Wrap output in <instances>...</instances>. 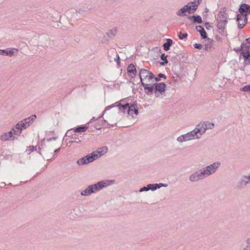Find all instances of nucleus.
Returning <instances> with one entry per match:
<instances>
[{"mask_svg": "<svg viewBox=\"0 0 250 250\" xmlns=\"http://www.w3.org/2000/svg\"><path fill=\"white\" fill-rule=\"evenodd\" d=\"M205 133L204 129L201 126L200 123L196 125L195 128L186 134H182L177 138V141L180 143L189 141L199 139Z\"/></svg>", "mask_w": 250, "mask_h": 250, "instance_id": "f257e3e1", "label": "nucleus"}, {"mask_svg": "<svg viewBox=\"0 0 250 250\" xmlns=\"http://www.w3.org/2000/svg\"><path fill=\"white\" fill-rule=\"evenodd\" d=\"M114 183V180H103L96 184L89 185L85 189L81 191V194L83 196H88L102 190Z\"/></svg>", "mask_w": 250, "mask_h": 250, "instance_id": "f03ea898", "label": "nucleus"}, {"mask_svg": "<svg viewBox=\"0 0 250 250\" xmlns=\"http://www.w3.org/2000/svg\"><path fill=\"white\" fill-rule=\"evenodd\" d=\"M239 10L240 14L237 15L236 21L238 28L241 29L247 23V15L250 14V6L247 4H242Z\"/></svg>", "mask_w": 250, "mask_h": 250, "instance_id": "7ed1b4c3", "label": "nucleus"}, {"mask_svg": "<svg viewBox=\"0 0 250 250\" xmlns=\"http://www.w3.org/2000/svg\"><path fill=\"white\" fill-rule=\"evenodd\" d=\"M139 76L142 85H152L155 84L154 75L151 71L142 68L140 70Z\"/></svg>", "mask_w": 250, "mask_h": 250, "instance_id": "20e7f679", "label": "nucleus"}, {"mask_svg": "<svg viewBox=\"0 0 250 250\" xmlns=\"http://www.w3.org/2000/svg\"><path fill=\"white\" fill-rule=\"evenodd\" d=\"M221 166V163L217 161L200 169L205 178L214 174Z\"/></svg>", "mask_w": 250, "mask_h": 250, "instance_id": "39448f33", "label": "nucleus"}, {"mask_svg": "<svg viewBox=\"0 0 250 250\" xmlns=\"http://www.w3.org/2000/svg\"><path fill=\"white\" fill-rule=\"evenodd\" d=\"M117 107H118L119 110L125 112L127 110L128 115L134 117V115L137 116L138 114V108L136 104H131L130 105L128 104L122 105L119 102H116Z\"/></svg>", "mask_w": 250, "mask_h": 250, "instance_id": "423d86ee", "label": "nucleus"}, {"mask_svg": "<svg viewBox=\"0 0 250 250\" xmlns=\"http://www.w3.org/2000/svg\"><path fill=\"white\" fill-rule=\"evenodd\" d=\"M225 8H221L217 18V26L219 30L224 31L225 27L226 25L227 21V15L225 13Z\"/></svg>", "mask_w": 250, "mask_h": 250, "instance_id": "0eeeda50", "label": "nucleus"}, {"mask_svg": "<svg viewBox=\"0 0 250 250\" xmlns=\"http://www.w3.org/2000/svg\"><path fill=\"white\" fill-rule=\"evenodd\" d=\"M36 118V116L35 115H33L17 124V135H18L19 130H20L19 133H21V130L29 127Z\"/></svg>", "mask_w": 250, "mask_h": 250, "instance_id": "6e6552de", "label": "nucleus"}, {"mask_svg": "<svg viewBox=\"0 0 250 250\" xmlns=\"http://www.w3.org/2000/svg\"><path fill=\"white\" fill-rule=\"evenodd\" d=\"M108 151V148L106 146H104L102 147L98 148L96 150L93 151L90 153L91 156L93 159V161L101 156L104 155L107 153Z\"/></svg>", "mask_w": 250, "mask_h": 250, "instance_id": "1a4fd4ad", "label": "nucleus"}, {"mask_svg": "<svg viewBox=\"0 0 250 250\" xmlns=\"http://www.w3.org/2000/svg\"><path fill=\"white\" fill-rule=\"evenodd\" d=\"M15 131L16 130L14 129V127L13 126L10 131L5 132L0 135V140L2 142L14 140L15 139L14 134Z\"/></svg>", "mask_w": 250, "mask_h": 250, "instance_id": "9d476101", "label": "nucleus"}, {"mask_svg": "<svg viewBox=\"0 0 250 250\" xmlns=\"http://www.w3.org/2000/svg\"><path fill=\"white\" fill-rule=\"evenodd\" d=\"M201 0H194L193 1L190 2L186 5L187 9V12L189 14L193 13L197 9L198 5H199Z\"/></svg>", "mask_w": 250, "mask_h": 250, "instance_id": "9b49d317", "label": "nucleus"}, {"mask_svg": "<svg viewBox=\"0 0 250 250\" xmlns=\"http://www.w3.org/2000/svg\"><path fill=\"white\" fill-rule=\"evenodd\" d=\"M204 179V178L200 169L193 172L189 176V180L191 182H196Z\"/></svg>", "mask_w": 250, "mask_h": 250, "instance_id": "f8f14e48", "label": "nucleus"}, {"mask_svg": "<svg viewBox=\"0 0 250 250\" xmlns=\"http://www.w3.org/2000/svg\"><path fill=\"white\" fill-rule=\"evenodd\" d=\"M155 94L156 97H160L165 92L166 84L162 82L155 83Z\"/></svg>", "mask_w": 250, "mask_h": 250, "instance_id": "ddd939ff", "label": "nucleus"}, {"mask_svg": "<svg viewBox=\"0 0 250 250\" xmlns=\"http://www.w3.org/2000/svg\"><path fill=\"white\" fill-rule=\"evenodd\" d=\"M108 58L110 62L114 61L118 63H119V56L115 49L111 48L108 50Z\"/></svg>", "mask_w": 250, "mask_h": 250, "instance_id": "4468645a", "label": "nucleus"}, {"mask_svg": "<svg viewBox=\"0 0 250 250\" xmlns=\"http://www.w3.org/2000/svg\"><path fill=\"white\" fill-rule=\"evenodd\" d=\"M92 162H93V159L90 154H88L86 156L78 159L77 164L78 166H82Z\"/></svg>", "mask_w": 250, "mask_h": 250, "instance_id": "2eb2a0df", "label": "nucleus"}, {"mask_svg": "<svg viewBox=\"0 0 250 250\" xmlns=\"http://www.w3.org/2000/svg\"><path fill=\"white\" fill-rule=\"evenodd\" d=\"M241 50H243V51L242 52V54L244 56V57L249 60L250 58V53L249 52V50L250 48V46L249 45H247V44H245V43H242L241 45Z\"/></svg>", "mask_w": 250, "mask_h": 250, "instance_id": "dca6fc26", "label": "nucleus"}, {"mask_svg": "<svg viewBox=\"0 0 250 250\" xmlns=\"http://www.w3.org/2000/svg\"><path fill=\"white\" fill-rule=\"evenodd\" d=\"M167 184H148L146 186L148 190H151L153 191L155 190L157 188H159L162 187H167Z\"/></svg>", "mask_w": 250, "mask_h": 250, "instance_id": "f3484780", "label": "nucleus"}, {"mask_svg": "<svg viewBox=\"0 0 250 250\" xmlns=\"http://www.w3.org/2000/svg\"><path fill=\"white\" fill-rule=\"evenodd\" d=\"M200 123L205 132L207 130L211 129L214 127V124L209 122H201Z\"/></svg>", "mask_w": 250, "mask_h": 250, "instance_id": "a211bd4d", "label": "nucleus"}, {"mask_svg": "<svg viewBox=\"0 0 250 250\" xmlns=\"http://www.w3.org/2000/svg\"><path fill=\"white\" fill-rule=\"evenodd\" d=\"M15 48H8L5 50L0 49V55L12 56L14 55Z\"/></svg>", "mask_w": 250, "mask_h": 250, "instance_id": "6ab92c4d", "label": "nucleus"}, {"mask_svg": "<svg viewBox=\"0 0 250 250\" xmlns=\"http://www.w3.org/2000/svg\"><path fill=\"white\" fill-rule=\"evenodd\" d=\"M249 184L246 179V175H242L238 182V186L239 188H244L247 184Z\"/></svg>", "mask_w": 250, "mask_h": 250, "instance_id": "aec40b11", "label": "nucleus"}, {"mask_svg": "<svg viewBox=\"0 0 250 250\" xmlns=\"http://www.w3.org/2000/svg\"><path fill=\"white\" fill-rule=\"evenodd\" d=\"M127 72L130 74V76L132 78L134 77L137 73L136 69L134 64L132 63L130 64L127 67Z\"/></svg>", "mask_w": 250, "mask_h": 250, "instance_id": "412c9836", "label": "nucleus"}, {"mask_svg": "<svg viewBox=\"0 0 250 250\" xmlns=\"http://www.w3.org/2000/svg\"><path fill=\"white\" fill-rule=\"evenodd\" d=\"M144 88L145 92L146 94L149 95L152 94L154 90V86L152 85H142Z\"/></svg>", "mask_w": 250, "mask_h": 250, "instance_id": "4be33fe9", "label": "nucleus"}, {"mask_svg": "<svg viewBox=\"0 0 250 250\" xmlns=\"http://www.w3.org/2000/svg\"><path fill=\"white\" fill-rule=\"evenodd\" d=\"M196 29L197 31L200 32L201 36L203 39H206L207 38V33L202 26L198 25L196 27Z\"/></svg>", "mask_w": 250, "mask_h": 250, "instance_id": "5701e85b", "label": "nucleus"}, {"mask_svg": "<svg viewBox=\"0 0 250 250\" xmlns=\"http://www.w3.org/2000/svg\"><path fill=\"white\" fill-rule=\"evenodd\" d=\"M188 18L192 21L193 22H197L198 23L202 22V19L200 16H188Z\"/></svg>", "mask_w": 250, "mask_h": 250, "instance_id": "b1692460", "label": "nucleus"}, {"mask_svg": "<svg viewBox=\"0 0 250 250\" xmlns=\"http://www.w3.org/2000/svg\"><path fill=\"white\" fill-rule=\"evenodd\" d=\"M82 139V136H81L80 138H78V137L77 138L76 137V136H75L74 137H72V140L69 141L67 143V145H68L69 144L70 145H71L72 144L74 143L79 144L80 142H81Z\"/></svg>", "mask_w": 250, "mask_h": 250, "instance_id": "393cba45", "label": "nucleus"}, {"mask_svg": "<svg viewBox=\"0 0 250 250\" xmlns=\"http://www.w3.org/2000/svg\"><path fill=\"white\" fill-rule=\"evenodd\" d=\"M173 41L172 40L168 39L167 42L163 44V47L166 51L169 50L170 46L172 44Z\"/></svg>", "mask_w": 250, "mask_h": 250, "instance_id": "a878e982", "label": "nucleus"}, {"mask_svg": "<svg viewBox=\"0 0 250 250\" xmlns=\"http://www.w3.org/2000/svg\"><path fill=\"white\" fill-rule=\"evenodd\" d=\"M186 12H187V9L186 5H185L176 12V14L179 16H183L186 15Z\"/></svg>", "mask_w": 250, "mask_h": 250, "instance_id": "bb28decb", "label": "nucleus"}, {"mask_svg": "<svg viewBox=\"0 0 250 250\" xmlns=\"http://www.w3.org/2000/svg\"><path fill=\"white\" fill-rule=\"evenodd\" d=\"M88 128V127L86 125L82 126L80 127H77L76 128H74L73 129L74 132H82L85 131ZM73 130V129H72Z\"/></svg>", "mask_w": 250, "mask_h": 250, "instance_id": "cd10ccee", "label": "nucleus"}, {"mask_svg": "<svg viewBox=\"0 0 250 250\" xmlns=\"http://www.w3.org/2000/svg\"><path fill=\"white\" fill-rule=\"evenodd\" d=\"M166 76L163 74H159L157 77H155L154 76V80H155V83L156 82L160 81L161 80V78H166Z\"/></svg>", "mask_w": 250, "mask_h": 250, "instance_id": "c85d7f7f", "label": "nucleus"}, {"mask_svg": "<svg viewBox=\"0 0 250 250\" xmlns=\"http://www.w3.org/2000/svg\"><path fill=\"white\" fill-rule=\"evenodd\" d=\"M36 150V146H30L28 147V148L26 150V152H27L28 154L30 153L31 152Z\"/></svg>", "mask_w": 250, "mask_h": 250, "instance_id": "c756f323", "label": "nucleus"}, {"mask_svg": "<svg viewBox=\"0 0 250 250\" xmlns=\"http://www.w3.org/2000/svg\"><path fill=\"white\" fill-rule=\"evenodd\" d=\"M188 36L187 33H182L181 32L179 33L178 37L180 39L183 40Z\"/></svg>", "mask_w": 250, "mask_h": 250, "instance_id": "7c9ffc66", "label": "nucleus"}, {"mask_svg": "<svg viewBox=\"0 0 250 250\" xmlns=\"http://www.w3.org/2000/svg\"><path fill=\"white\" fill-rule=\"evenodd\" d=\"M241 91L245 92H250V85H247L243 86L241 89Z\"/></svg>", "mask_w": 250, "mask_h": 250, "instance_id": "2f4dec72", "label": "nucleus"}, {"mask_svg": "<svg viewBox=\"0 0 250 250\" xmlns=\"http://www.w3.org/2000/svg\"><path fill=\"white\" fill-rule=\"evenodd\" d=\"M117 104H112L110 105H109V106H107L105 108V109L104 110V113L107 110H108L110 109H111L112 108L115 107V106H117Z\"/></svg>", "mask_w": 250, "mask_h": 250, "instance_id": "473e14b6", "label": "nucleus"}, {"mask_svg": "<svg viewBox=\"0 0 250 250\" xmlns=\"http://www.w3.org/2000/svg\"><path fill=\"white\" fill-rule=\"evenodd\" d=\"M194 47L195 48L201 49L203 46L201 44L195 43L194 44Z\"/></svg>", "mask_w": 250, "mask_h": 250, "instance_id": "72a5a7b5", "label": "nucleus"}, {"mask_svg": "<svg viewBox=\"0 0 250 250\" xmlns=\"http://www.w3.org/2000/svg\"><path fill=\"white\" fill-rule=\"evenodd\" d=\"M242 250H250V244H247V245L243 248Z\"/></svg>", "mask_w": 250, "mask_h": 250, "instance_id": "f704fd0d", "label": "nucleus"}, {"mask_svg": "<svg viewBox=\"0 0 250 250\" xmlns=\"http://www.w3.org/2000/svg\"><path fill=\"white\" fill-rule=\"evenodd\" d=\"M215 39L218 42H222V38L219 36H216Z\"/></svg>", "mask_w": 250, "mask_h": 250, "instance_id": "c9c22d12", "label": "nucleus"}, {"mask_svg": "<svg viewBox=\"0 0 250 250\" xmlns=\"http://www.w3.org/2000/svg\"><path fill=\"white\" fill-rule=\"evenodd\" d=\"M145 191H148L147 187H144L143 188H140V189L139 190L140 192H143Z\"/></svg>", "mask_w": 250, "mask_h": 250, "instance_id": "e433bc0d", "label": "nucleus"}, {"mask_svg": "<svg viewBox=\"0 0 250 250\" xmlns=\"http://www.w3.org/2000/svg\"><path fill=\"white\" fill-rule=\"evenodd\" d=\"M161 59L162 60L166 61H167V56H165V54H163L161 55Z\"/></svg>", "mask_w": 250, "mask_h": 250, "instance_id": "4c0bfd02", "label": "nucleus"}, {"mask_svg": "<svg viewBox=\"0 0 250 250\" xmlns=\"http://www.w3.org/2000/svg\"><path fill=\"white\" fill-rule=\"evenodd\" d=\"M246 41H247L246 44H247V45H249L250 46V37L248 39H247L246 40Z\"/></svg>", "mask_w": 250, "mask_h": 250, "instance_id": "58836bf2", "label": "nucleus"}, {"mask_svg": "<svg viewBox=\"0 0 250 250\" xmlns=\"http://www.w3.org/2000/svg\"><path fill=\"white\" fill-rule=\"evenodd\" d=\"M246 179H247V181L250 183V174L249 175H246Z\"/></svg>", "mask_w": 250, "mask_h": 250, "instance_id": "ea45409f", "label": "nucleus"}, {"mask_svg": "<svg viewBox=\"0 0 250 250\" xmlns=\"http://www.w3.org/2000/svg\"><path fill=\"white\" fill-rule=\"evenodd\" d=\"M167 61H166L165 62H161L160 63V64H162V65H164L166 63H167Z\"/></svg>", "mask_w": 250, "mask_h": 250, "instance_id": "a19ab883", "label": "nucleus"}, {"mask_svg": "<svg viewBox=\"0 0 250 250\" xmlns=\"http://www.w3.org/2000/svg\"><path fill=\"white\" fill-rule=\"evenodd\" d=\"M60 150V148H58V149H56V150L54 151V152H55V153H57V152H59Z\"/></svg>", "mask_w": 250, "mask_h": 250, "instance_id": "79ce46f5", "label": "nucleus"}, {"mask_svg": "<svg viewBox=\"0 0 250 250\" xmlns=\"http://www.w3.org/2000/svg\"><path fill=\"white\" fill-rule=\"evenodd\" d=\"M208 42L211 43L212 42V40L208 38Z\"/></svg>", "mask_w": 250, "mask_h": 250, "instance_id": "37998d69", "label": "nucleus"}, {"mask_svg": "<svg viewBox=\"0 0 250 250\" xmlns=\"http://www.w3.org/2000/svg\"><path fill=\"white\" fill-rule=\"evenodd\" d=\"M243 22V20H240V22L242 23Z\"/></svg>", "mask_w": 250, "mask_h": 250, "instance_id": "c03bdc74", "label": "nucleus"}, {"mask_svg": "<svg viewBox=\"0 0 250 250\" xmlns=\"http://www.w3.org/2000/svg\"><path fill=\"white\" fill-rule=\"evenodd\" d=\"M2 184H3V185H4V186H5V183H2Z\"/></svg>", "mask_w": 250, "mask_h": 250, "instance_id": "a18cd8bd", "label": "nucleus"}, {"mask_svg": "<svg viewBox=\"0 0 250 250\" xmlns=\"http://www.w3.org/2000/svg\"><path fill=\"white\" fill-rule=\"evenodd\" d=\"M68 133H69V131H67V132H66V135H67Z\"/></svg>", "mask_w": 250, "mask_h": 250, "instance_id": "49530a36", "label": "nucleus"}, {"mask_svg": "<svg viewBox=\"0 0 250 250\" xmlns=\"http://www.w3.org/2000/svg\"><path fill=\"white\" fill-rule=\"evenodd\" d=\"M205 10H206V11H208V10L206 8V9H205Z\"/></svg>", "mask_w": 250, "mask_h": 250, "instance_id": "de8ad7c7", "label": "nucleus"}, {"mask_svg": "<svg viewBox=\"0 0 250 250\" xmlns=\"http://www.w3.org/2000/svg\"><path fill=\"white\" fill-rule=\"evenodd\" d=\"M25 44H26L25 43H24L23 45H25Z\"/></svg>", "mask_w": 250, "mask_h": 250, "instance_id": "09e8293b", "label": "nucleus"}]
</instances>
